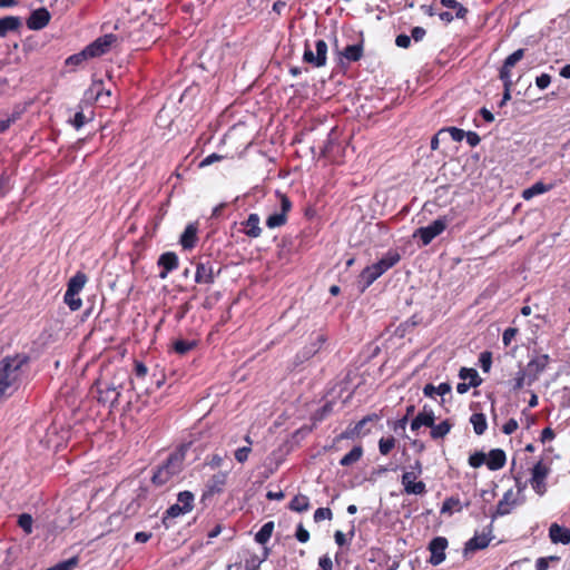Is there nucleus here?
<instances>
[{"instance_id": "obj_44", "label": "nucleus", "mask_w": 570, "mask_h": 570, "mask_svg": "<svg viewBox=\"0 0 570 570\" xmlns=\"http://www.w3.org/2000/svg\"><path fill=\"white\" fill-rule=\"evenodd\" d=\"M460 501L454 498H449L443 502L441 512L442 513H452L453 510H459Z\"/></svg>"}, {"instance_id": "obj_39", "label": "nucleus", "mask_w": 570, "mask_h": 570, "mask_svg": "<svg viewBox=\"0 0 570 570\" xmlns=\"http://www.w3.org/2000/svg\"><path fill=\"white\" fill-rule=\"evenodd\" d=\"M264 562V559H261V557L256 554H250L246 560L244 564V570H259L261 564Z\"/></svg>"}, {"instance_id": "obj_55", "label": "nucleus", "mask_w": 570, "mask_h": 570, "mask_svg": "<svg viewBox=\"0 0 570 570\" xmlns=\"http://www.w3.org/2000/svg\"><path fill=\"white\" fill-rule=\"evenodd\" d=\"M550 82H551V77L548 73H542V75L538 76L535 79V85L540 89L548 88Z\"/></svg>"}, {"instance_id": "obj_36", "label": "nucleus", "mask_w": 570, "mask_h": 570, "mask_svg": "<svg viewBox=\"0 0 570 570\" xmlns=\"http://www.w3.org/2000/svg\"><path fill=\"white\" fill-rule=\"evenodd\" d=\"M18 525L23 530L26 534L32 533L33 519L29 513H22L18 517Z\"/></svg>"}, {"instance_id": "obj_52", "label": "nucleus", "mask_w": 570, "mask_h": 570, "mask_svg": "<svg viewBox=\"0 0 570 570\" xmlns=\"http://www.w3.org/2000/svg\"><path fill=\"white\" fill-rule=\"evenodd\" d=\"M252 452L250 446H243L235 451V459L239 463L247 461L249 453Z\"/></svg>"}, {"instance_id": "obj_41", "label": "nucleus", "mask_w": 570, "mask_h": 570, "mask_svg": "<svg viewBox=\"0 0 570 570\" xmlns=\"http://www.w3.org/2000/svg\"><path fill=\"white\" fill-rule=\"evenodd\" d=\"M87 59H90V57L88 56V53H86V50L83 49L79 53L68 57L66 60V65L67 66H70V65L78 66Z\"/></svg>"}, {"instance_id": "obj_49", "label": "nucleus", "mask_w": 570, "mask_h": 570, "mask_svg": "<svg viewBox=\"0 0 570 570\" xmlns=\"http://www.w3.org/2000/svg\"><path fill=\"white\" fill-rule=\"evenodd\" d=\"M525 384L528 385V373L527 371H519L514 379L513 390H521Z\"/></svg>"}, {"instance_id": "obj_38", "label": "nucleus", "mask_w": 570, "mask_h": 570, "mask_svg": "<svg viewBox=\"0 0 570 570\" xmlns=\"http://www.w3.org/2000/svg\"><path fill=\"white\" fill-rule=\"evenodd\" d=\"M196 345L195 342L184 341V340H177L174 343V350L176 353L184 355L187 352H189L194 346Z\"/></svg>"}, {"instance_id": "obj_2", "label": "nucleus", "mask_w": 570, "mask_h": 570, "mask_svg": "<svg viewBox=\"0 0 570 570\" xmlns=\"http://www.w3.org/2000/svg\"><path fill=\"white\" fill-rule=\"evenodd\" d=\"M127 379V373L119 370L115 373L111 381L98 380L95 383L98 402L107 405L109 409L116 407L119 403V397L125 389V382Z\"/></svg>"}, {"instance_id": "obj_16", "label": "nucleus", "mask_w": 570, "mask_h": 570, "mask_svg": "<svg viewBox=\"0 0 570 570\" xmlns=\"http://www.w3.org/2000/svg\"><path fill=\"white\" fill-rule=\"evenodd\" d=\"M157 264L161 268L159 277L165 279L171 271L178 267V256L174 252H166L159 256Z\"/></svg>"}, {"instance_id": "obj_61", "label": "nucleus", "mask_w": 570, "mask_h": 570, "mask_svg": "<svg viewBox=\"0 0 570 570\" xmlns=\"http://www.w3.org/2000/svg\"><path fill=\"white\" fill-rule=\"evenodd\" d=\"M318 566L322 570H333L332 559L327 554L320 558Z\"/></svg>"}, {"instance_id": "obj_31", "label": "nucleus", "mask_w": 570, "mask_h": 570, "mask_svg": "<svg viewBox=\"0 0 570 570\" xmlns=\"http://www.w3.org/2000/svg\"><path fill=\"white\" fill-rule=\"evenodd\" d=\"M289 509L296 512H305L309 509V499L304 494H297L289 502Z\"/></svg>"}, {"instance_id": "obj_46", "label": "nucleus", "mask_w": 570, "mask_h": 570, "mask_svg": "<svg viewBox=\"0 0 570 570\" xmlns=\"http://www.w3.org/2000/svg\"><path fill=\"white\" fill-rule=\"evenodd\" d=\"M186 512L181 508L180 503H176V504L171 505L169 509H167V511L165 513V517H164V522H166V520L169 519V518H177V517L183 515Z\"/></svg>"}, {"instance_id": "obj_57", "label": "nucleus", "mask_w": 570, "mask_h": 570, "mask_svg": "<svg viewBox=\"0 0 570 570\" xmlns=\"http://www.w3.org/2000/svg\"><path fill=\"white\" fill-rule=\"evenodd\" d=\"M426 35V31L424 28L422 27H414L411 31V38L415 41V42H419V41H422L423 38L425 37Z\"/></svg>"}, {"instance_id": "obj_34", "label": "nucleus", "mask_w": 570, "mask_h": 570, "mask_svg": "<svg viewBox=\"0 0 570 570\" xmlns=\"http://www.w3.org/2000/svg\"><path fill=\"white\" fill-rule=\"evenodd\" d=\"M274 530V522H266L259 531L255 534V541L265 544L272 537Z\"/></svg>"}, {"instance_id": "obj_63", "label": "nucleus", "mask_w": 570, "mask_h": 570, "mask_svg": "<svg viewBox=\"0 0 570 570\" xmlns=\"http://www.w3.org/2000/svg\"><path fill=\"white\" fill-rule=\"evenodd\" d=\"M224 463V458L220 456L219 454H214L210 460L208 461V465L212 468V469H217L219 466H222Z\"/></svg>"}, {"instance_id": "obj_15", "label": "nucleus", "mask_w": 570, "mask_h": 570, "mask_svg": "<svg viewBox=\"0 0 570 570\" xmlns=\"http://www.w3.org/2000/svg\"><path fill=\"white\" fill-rule=\"evenodd\" d=\"M50 13L46 8L33 10L27 20V27L30 30H41L50 21Z\"/></svg>"}, {"instance_id": "obj_42", "label": "nucleus", "mask_w": 570, "mask_h": 570, "mask_svg": "<svg viewBox=\"0 0 570 570\" xmlns=\"http://www.w3.org/2000/svg\"><path fill=\"white\" fill-rule=\"evenodd\" d=\"M484 463H487V455L483 452H475L469 458V464L472 468H480Z\"/></svg>"}, {"instance_id": "obj_30", "label": "nucleus", "mask_w": 570, "mask_h": 570, "mask_svg": "<svg viewBox=\"0 0 570 570\" xmlns=\"http://www.w3.org/2000/svg\"><path fill=\"white\" fill-rule=\"evenodd\" d=\"M453 424L449 420H444L439 424H434L431 428V436L434 440L444 438L452 429Z\"/></svg>"}, {"instance_id": "obj_13", "label": "nucleus", "mask_w": 570, "mask_h": 570, "mask_svg": "<svg viewBox=\"0 0 570 570\" xmlns=\"http://www.w3.org/2000/svg\"><path fill=\"white\" fill-rule=\"evenodd\" d=\"M550 361L548 354H542L531 360L527 365L528 385H531L539 379V375L546 370Z\"/></svg>"}, {"instance_id": "obj_56", "label": "nucleus", "mask_w": 570, "mask_h": 570, "mask_svg": "<svg viewBox=\"0 0 570 570\" xmlns=\"http://www.w3.org/2000/svg\"><path fill=\"white\" fill-rule=\"evenodd\" d=\"M481 367L484 372H489L491 367V354L489 352H483L480 355Z\"/></svg>"}, {"instance_id": "obj_40", "label": "nucleus", "mask_w": 570, "mask_h": 570, "mask_svg": "<svg viewBox=\"0 0 570 570\" xmlns=\"http://www.w3.org/2000/svg\"><path fill=\"white\" fill-rule=\"evenodd\" d=\"M524 56L523 49H518L510 56H508L503 62V65L507 66V68H513Z\"/></svg>"}, {"instance_id": "obj_22", "label": "nucleus", "mask_w": 570, "mask_h": 570, "mask_svg": "<svg viewBox=\"0 0 570 570\" xmlns=\"http://www.w3.org/2000/svg\"><path fill=\"white\" fill-rule=\"evenodd\" d=\"M490 541L491 537L487 533L475 534L465 543L464 553L484 549L489 546Z\"/></svg>"}, {"instance_id": "obj_47", "label": "nucleus", "mask_w": 570, "mask_h": 570, "mask_svg": "<svg viewBox=\"0 0 570 570\" xmlns=\"http://www.w3.org/2000/svg\"><path fill=\"white\" fill-rule=\"evenodd\" d=\"M20 117L19 111L12 112L11 116H9L6 119L0 120V134L4 132L12 124H14Z\"/></svg>"}, {"instance_id": "obj_18", "label": "nucleus", "mask_w": 570, "mask_h": 570, "mask_svg": "<svg viewBox=\"0 0 570 570\" xmlns=\"http://www.w3.org/2000/svg\"><path fill=\"white\" fill-rule=\"evenodd\" d=\"M435 421L434 412L432 409L423 406L422 411L412 420L411 430L417 431L421 426H432Z\"/></svg>"}, {"instance_id": "obj_24", "label": "nucleus", "mask_w": 570, "mask_h": 570, "mask_svg": "<svg viewBox=\"0 0 570 570\" xmlns=\"http://www.w3.org/2000/svg\"><path fill=\"white\" fill-rule=\"evenodd\" d=\"M21 27V19L14 16H8L0 19V37L3 38L8 32L17 31Z\"/></svg>"}, {"instance_id": "obj_32", "label": "nucleus", "mask_w": 570, "mask_h": 570, "mask_svg": "<svg viewBox=\"0 0 570 570\" xmlns=\"http://www.w3.org/2000/svg\"><path fill=\"white\" fill-rule=\"evenodd\" d=\"M470 422L473 425L475 434L478 435H482L488 428L487 417L483 413L472 414L470 417Z\"/></svg>"}, {"instance_id": "obj_12", "label": "nucleus", "mask_w": 570, "mask_h": 570, "mask_svg": "<svg viewBox=\"0 0 570 570\" xmlns=\"http://www.w3.org/2000/svg\"><path fill=\"white\" fill-rule=\"evenodd\" d=\"M524 502L523 498H517V494L512 489L508 490L502 499L498 502L497 510L493 514V518L502 517L509 514L514 507L522 504Z\"/></svg>"}, {"instance_id": "obj_26", "label": "nucleus", "mask_w": 570, "mask_h": 570, "mask_svg": "<svg viewBox=\"0 0 570 570\" xmlns=\"http://www.w3.org/2000/svg\"><path fill=\"white\" fill-rule=\"evenodd\" d=\"M451 392V385L446 382L441 383L438 386H434L433 384H426L423 387V394L426 397H434L435 395L444 396L445 394H449Z\"/></svg>"}, {"instance_id": "obj_9", "label": "nucleus", "mask_w": 570, "mask_h": 570, "mask_svg": "<svg viewBox=\"0 0 570 570\" xmlns=\"http://www.w3.org/2000/svg\"><path fill=\"white\" fill-rule=\"evenodd\" d=\"M448 224L449 219L445 216L440 217L430 225L417 228L413 237H420L424 246L429 245L436 236L443 233Z\"/></svg>"}, {"instance_id": "obj_60", "label": "nucleus", "mask_w": 570, "mask_h": 570, "mask_svg": "<svg viewBox=\"0 0 570 570\" xmlns=\"http://www.w3.org/2000/svg\"><path fill=\"white\" fill-rule=\"evenodd\" d=\"M86 116L83 115V112L79 111L75 115L73 119L71 120V124L76 129H79L86 124Z\"/></svg>"}, {"instance_id": "obj_64", "label": "nucleus", "mask_w": 570, "mask_h": 570, "mask_svg": "<svg viewBox=\"0 0 570 570\" xmlns=\"http://www.w3.org/2000/svg\"><path fill=\"white\" fill-rule=\"evenodd\" d=\"M553 557L550 558H539L535 561V570H547L549 568V560H553Z\"/></svg>"}, {"instance_id": "obj_11", "label": "nucleus", "mask_w": 570, "mask_h": 570, "mask_svg": "<svg viewBox=\"0 0 570 570\" xmlns=\"http://www.w3.org/2000/svg\"><path fill=\"white\" fill-rule=\"evenodd\" d=\"M281 199V209L277 213H274L268 216L266 219V226L271 229L281 227L287 222V213L292 208V203L285 195L279 196Z\"/></svg>"}, {"instance_id": "obj_4", "label": "nucleus", "mask_w": 570, "mask_h": 570, "mask_svg": "<svg viewBox=\"0 0 570 570\" xmlns=\"http://www.w3.org/2000/svg\"><path fill=\"white\" fill-rule=\"evenodd\" d=\"M400 254L395 250L387 252L379 262L367 266L361 274L362 281L366 286L375 282L383 273L392 268L400 261Z\"/></svg>"}, {"instance_id": "obj_54", "label": "nucleus", "mask_w": 570, "mask_h": 570, "mask_svg": "<svg viewBox=\"0 0 570 570\" xmlns=\"http://www.w3.org/2000/svg\"><path fill=\"white\" fill-rule=\"evenodd\" d=\"M518 333V330L517 328H513V327H509L507 328L504 332H503V335H502V342L505 346H509L511 341L514 338V336L517 335Z\"/></svg>"}, {"instance_id": "obj_21", "label": "nucleus", "mask_w": 570, "mask_h": 570, "mask_svg": "<svg viewBox=\"0 0 570 570\" xmlns=\"http://www.w3.org/2000/svg\"><path fill=\"white\" fill-rule=\"evenodd\" d=\"M259 223H261V218L257 214H255V213L249 214L246 222L243 223V225L245 226V230H244L245 235H247L250 238L259 237L262 234V228L259 226Z\"/></svg>"}, {"instance_id": "obj_14", "label": "nucleus", "mask_w": 570, "mask_h": 570, "mask_svg": "<svg viewBox=\"0 0 570 570\" xmlns=\"http://www.w3.org/2000/svg\"><path fill=\"white\" fill-rule=\"evenodd\" d=\"M448 547V540L443 537L434 538L430 544L429 550L431 552L430 563L439 566L445 560V549Z\"/></svg>"}, {"instance_id": "obj_1", "label": "nucleus", "mask_w": 570, "mask_h": 570, "mask_svg": "<svg viewBox=\"0 0 570 570\" xmlns=\"http://www.w3.org/2000/svg\"><path fill=\"white\" fill-rule=\"evenodd\" d=\"M28 356L17 354L4 357L0 362V396L10 394L18 384L21 367L28 362Z\"/></svg>"}, {"instance_id": "obj_17", "label": "nucleus", "mask_w": 570, "mask_h": 570, "mask_svg": "<svg viewBox=\"0 0 570 570\" xmlns=\"http://www.w3.org/2000/svg\"><path fill=\"white\" fill-rule=\"evenodd\" d=\"M215 272L210 262H200L196 265L195 282L198 284H213Z\"/></svg>"}, {"instance_id": "obj_29", "label": "nucleus", "mask_w": 570, "mask_h": 570, "mask_svg": "<svg viewBox=\"0 0 570 570\" xmlns=\"http://www.w3.org/2000/svg\"><path fill=\"white\" fill-rule=\"evenodd\" d=\"M342 56L348 61H358L363 56L362 42L345 47L342 51Z\"/></svg>"}, {"instance_id": "obj_19", "label": "nucleus", "mask_w": 570, "mask_h": 570, "mask_svg": "<svg viewBox=\"0 0 570 570\" xmlns=\"http://www.w3.org/2000/svg\"><path fill=\"white\" fill-rule=\"evenodd\" d=\"M549 538L553 543L569 544L570 529L552 523L549 528Z\"/></svg>"}, {"instance_id": "obj_7", "label": "nucleus", "mask_w": 570, "mask_h": 570, "mask_svg": "<svg viewBox=\"0 0 570 570\" xmlns=\"http://www.w3.org/2000/svg\"><path fill=\"white\" fill-rule=\"evenodd\" d=\"M551 472V462L546 458H541L531 469V478L529 480L533 491L542 497L547 492V478Z\"/></svg>"}, {"instance_id": "obj_58", "label": "nucleus", "mask_w": 570, "mask_h": 570, "mask_svg": "<svg viewBox=\"0 0 570 570\" xmlns=\"http://www.w3.org/2000/svg\"><path fill=\"white\" fill-rule=\"evenodd\" d=\"M518 422L514 419H510L502 428L504 434L510 435L514 433L518 429Z\"/></svg>"}, {"instance_id": "obj_8", "label": "nucleus", "mask_w": 570, "mask_h": 570, "mask_svg": "<svg viewBox=\"0 0 570 570\" xmlns=\"http://www.w3.org/2000/svg\"><path fill=\"white\" fill-rule=\"evenodd\" d=\"M303 60L316 68L324 67L327 60V43L322 39L316 40L314 52L306 41Z\"/></svg>"}, {"instance_id": "obj_50", "label": "nucleus", "mask_w": 570, "mask_h": 570, "mask_svg": "<svg viewBox=\"0 0 570 570\" xmlns=\"http://www.w3.org/2000/svg\"><path fill=\"white\" fill-rule=\"evenodd\" d=\"M442 130H445V134H449L452 140L458 142L461 141L465 136V131L456 127L443 128Z\"/></svg>"}, {"instance_id": "obj_59", "label": "nucleus", "mask_w": 570, "mask_h": 570, "mask_svg": "<svg viewBox=\"0 0 570 570\" xmlns=\"http://www.w3.org/2000/svg\"><path fill=\"white\" fill-rule=\"evenodd\" d=\"M395 45L400 48L406 49L411 45V37L404 33L399 35L395 39Z\"/></svg>"}, {"instance_id": "obj_6", "label": "nucleus", "mask_w": 570, "mask_h": 570, "mask_svg": "<svg viewBox=\"0 0 570 570\" xmlns=\"http://www.w3.org/2000/svg\"><path fill=\"white\" fill-rule=\"evenodd\" d=\"M88 278L86 274L78 272L68 282L63 302L72 312L78 311L82 306V301L79 297V293L85 287Z\"/></svg>"}, {"instance_id": "obj_35", "label": "nucleus", "mask_w": 570, "mask_h": 570, "mask_svg": "<svg viewBox=\"0 0 570 570\" xmlns=\"http://www.w3.org/2000/svg\"><path fill=\"white\" fill-rule=\"evenodd\" d=\"M177 503H180L186 513L191 511L194 503V494L189 491H183L178 494Z\"/></svg>"}, {"instance_id": "obj_45", "label": "nucleus", "mask_w": 570, "mask_h": 570, "mask_svg": "<svg viewBox=\"0 0 570 570\" xmlns=\"http://www.w3.org/2000/svg\"><path fill=\"white\" fill-rule=\"evenodd\" d=\"M370 421H371V417H364V419H362L361 421H358V422L355 424V426H354V429L352 430V432H351V433H348V432H344V433H342V434L340 435V439H347V438H350V436H351V435H353V434H360V433H362V430H363L364 425H365L367 422H370Z\"/></svg>"}, {"instance_id": "obj_37", "label": "nucleus", "mask_w": 570, "mask_h": 570, "mask_svg": "<svg viewBox=\"0 0 570 570\" xmlns=\"http://www.w3.org/2000/svg\"><path fill=\"white\" fill-rule=\"evenodd\" d=\"M394 446H395V439L393 436L382 438L379 441V450H380V453L383 455L389 454Z\"/></svg>"}, {"instance_id": "obj_51", "label": "nucleus", "mask_w": 570, "mask_h": 570, "mask_svg": "<svg viewBox=\"0 0 570 570\" xmlns=\"http://www.w3.org/2000/svg\"><path fill=\"white\" fill-rule=\"evenodd\" d=\"M500 79L503 82V87H512L513 82L511 79V68H507V66L503 65L500 70Z\"/></svg>"}, {"instance_id": "obj_53", "label": "nucleus", "mask_w": 570, "mask_h": 570, "mask_svg": "<svg viewBox=\"0 0 570 570\" xmlns=\"http://www.w3.org/2000/svg\"><path fill=\"white\" fill-rule=\"evenodd\" d=\"M295 537L299 542L305 543L309 540V532L302 524H298Z\"/></svg>"}, {"instance_id": "obj_48", "label": "nucleus", "mask_w": 570, "mask_h": 570, "mask_svg": "<svg viewBox=\"0 0 570 570\" xmlns=\"http://www.w3.org/2000/svg\"><path fill=\"white\" fill-rule=\"evenodd\" d=\"M77 564H78V558L72 557V558L68 559L67 561L58 563L57 566H55L48 570H72Z\"/></svg>"}, {"instance_id": "obj_33", "label": "nucleus", "mask_w": 570, "mask_h": 570, "mask_svg": "<svg viewBox=\"0 0 570 570\" xmlns=\"http://www.w3.org/2000/svg\"><path fill=\"white\" fill-rule=\"evenodd\" d=\"M363 455V449L361 445L354 446L347 454H345L340 464L343 466H348L357 462Z\"/></svg>"}, {"instance_id": "obj_23", "label": "nucleus", "mask_w": 570, "mask_h": 570, "mask_svg": "<svg viewBox=\"0 0 570 570\" xmlns=\"http://www.w3.org/2000/svg\"><path fill=\"white\" fill-rule=\"evenodd\" d=\"M505 453L501 449H494L489 452L487 456V465L491 471H497L505 464Z\"/></svg>"}, {"instance_id": "obj_27", "label": "nucleus", "mask_w": 570, "mask_h": 570, "mask_svg": "<svg viewBox=\"0 0 570 570\" xmlns=\"http://www.w3.org/2000/svg\"><path fill=\"white\" fill-rule=\"evenodd\" d=\"M551 188H552V185H546L542 181H537L531 187H529L522 191V197L525 200H529L534 196H538V195L549 191Z\"/></svg>"}, {"instance_id": "obj_43", "label": "nucleus", "mask_w": 570, "mask_h": 570, "mask_svg": "<svg viewBox=\"0 0 570 570\" xmlns=\"http://www.w3.org/2000/svg\"><path fill=\"white\" fill-rule=\"evenodd\" d=\"M333 518L332 510L330 508H318L314 512V521L321 522L323 520H331Z\"/></svg>"}, {"instance_id": "obj_28", "label": "nucleus", "mask_w": 570, "mask_h": 570, "mask_svg": "<svg viewBox=\"0 0 570 570\" xmlns=\"http://www.w3.org/2000/svg\"><path fill=\"white\" fill-rule=\"evenodd\" d=\"M459 377L462 381H468V383H470V385L473 387H476L482 383L478 371L474 368L462 367L459 372Z\"/></svg>"}, {"instance_id": "obj_20", "label": "nucleus", "mask_w": 570, "mask_h": 570, "mask_svg": "<svg viewBox=\"0 0 570 570\" xmlns=\"http://www.w3.org/2000/svg\"><path fill=\"white\" fill-rule=\"evenodd\" d=\"M228 478V472H218L214 474L208 481L206 482V489L207 492L210 494L219 493L223 491L224 487L226 485Z\"/></svg>"}, {"instance_id": "obj_3", "label": "nucleus", "mask_w": 570, "mask_h": 570, "mask_svg": "<svg viewBox=\"0 0 570 570\" xmlns=\"http://www.w3.org/2000/svg\"><path fill=\"white\" fill-rule=\"evenodd\" d=\"M185 453L176 451L171 453L166 462L160 465L153 475V483L156 485H165L177 479L184 469Z\"/></svg>"}, {"instance_id": "obj_10", "label": "nucleus", "mask_w": 570, "mask_h": 570, "mask_svg": "<svg viewBox=\"0 0 570 570\" xmlns=\"http://www.w3.org/2000/svg\"><path fill=\"white\" fill-rule=\"evenodd\" d=\"M116 40H117V37L115 35H111V33L105 35V36L96 39L90 45H88L85 48L86 53H88V56L90 58L100 57V56L105 55L111 48V46L116 42Z\"/></svg>"}, {"instance_id": "obj_62", "label": "nucleus", "mask_w": 570, "mask_h": 570, "mask_svg": "<svg viewBox=\"0 0 570 570\" xmlns=\"http://www.w3.org/2000/svg\"><path fill=\"white\" fill-rule=\"evenodd\" d=\"M222 159V156L218 155V154H210L208 155L206 158H204L200 164H199V167H206V166H209L212 164H214L215 161L217 160H220Z\"/></svg>"}, {"instance_id": "obj_25", "label": "nucleus", "mask_w": 570, "mask_h": 570, "mask_svg": "<svg viewBox=\"0 0 570 570\" xmlns=\"http://www.w3.org/2000/svg\"><path fill=\"white\" fill-rule=\"evenodd\" d=\"M197 242V227L194 224L187 225L180 236V244L185 249H191Z\"/></svg>"}, {"instance_id": "obj_5", "label": "nucleus", "mask_w": 570, "mask_h": 570, "mask_svg": "<svg viewBox=\"0 0 570 570\" xmlns=\"http://www.w3.org/2000/svg\"><path fill=\"white\" fill-rule=\"evenodd\" d=\"M421 474H422V463L420 460H415L409 466V470L403 472L401 483H402V485L404 488V492L406 494L421 495L426 492L425 483L422 481H416Z\"/></svg>"}]
</instances>
